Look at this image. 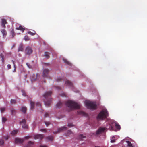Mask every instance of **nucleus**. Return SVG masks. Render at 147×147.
<instances>
[{
  "instance_id": "f257e3e1",
  "label": "nucleus",
  "mask_w": 147,
  "mask_h": 147,
  "mask_svg": "<svg viewBox=\"0 0 147 147\" xmlns=\"http://www.w3.org/2000/svg\"><path fill=\"white\" fill-rule=\"evenodd\" d=\"M52 92L51 91H49L46 92L43 95V97L46 99L44 100V103L45 106L48 107L51 104L52 99L51 98Z\"/></svg>"
},
{
  "instance_id": "f03ea898",
  "label": "nucleus",
  "mask_w": 147,
  "mask_h": 147,
  "mask_svg": "<svg viewBox=\"0 0 147 147\" xmlns=\"http://www.w3.org/2000/svg\"><path fill=\"white\" fill-rule=\"evenodd\" d=\"M66 106L69 108L70 109H79L81 107L80 104L75 102L72 101H68L65 103Z\"/></svg>"
},
{
  "instance_id": "7ed1b4c3",
  "label": "nucleus",
  "mask_w": 147,
  "mask_h": 147,
  "mask_svg": "<svg viewBox=\"0 0 147 147\" xmlns=\"http://www.w3.org/2000/svg\"><path fill=\"white\" fill-rule=\"evenodd\" d=\"M108 116V112L106 109H103L98 114L97 119L98 120H103Z\"/></svg>"
},
{
  "instance_id": "20e7f679",
  "label": "nucleus",
  "mask_w": 147,
  "mask_h": 147,
  "mask_svg": "<svg viewBox=\"0 0 147 147\" xmlns=\"http://www.w3.org/2000/svg\"><path fill=\"white\" fill-rule=\"evenodd\" d=\"M85 104L86 106L88 109L93 110L97 108V105L95 102L86 100L85 101Z\"/></svg>"
},
{
  "instance_id": "39448f33",
  "label": "nucleus",
  "mask_w": 147,
  "mask_h": 147,
  "mask_svg": "<svg viewBox=\"0 0 147 147\" xmlns=\"http://www.w3.org/2000/svg\"><path fill=\"white\" fill-rule=\"evenodd\" d=\"M26 119H24L20 122V124H22V127L25 129H27L28 128V126L26 124Z\"/></svg>"
},
{
  "instance_id": "423d86ee",
  "label": "nucleus",
  "mask_w": 147,
  "mask_h": 147,
  "mask_svg": "<svg viewBox=\"0 0 147 147\" xmlns=\"http://www.w3.org/2000/svg\"><path fill=\"white\" fill-rule=\"evenodd\" d=\"M106 129L105 127L99 128L96 132V135H98L103 133Z\"/></svg>"
},
{
  "instance_id": "0eeeda50",
  "label": "nucleus",
  "mask_w": 147,
  "mask_h": 147,
  "mask_svg": "<svg viewBox=\"0 0 147 147\" xmlns=\"http://www.w3.org/2000/svg\"><path fill=\"white\" fill-rule=\"evenodd\" d=\"M67 129V127L63 126L61 128H59L57 129V131H53V133L54 134H57L59 132L64 131Z\"/></svg>"
},
{
  "instance_id": "6e6552de",
  "label": "nucleus",
  "mask_w": 147,
  "mask_h": 147,
  "mask_svg": "<svg viewBox=\"0 0 147 147\" xmlns=\"http://www.w3.org/2000/svg\"><path fill=\"white\" fill-rule=\"evenodd\" d=\"M32 51H33L31 47L29 46H28L26 48L25 51L26 54L28 55H30L32 53Z\"/></svg>"
},
{
  "instance_id": "1a4fd4ad",
  "label": "nucleus",
  "mask_w": 147,
  "mask_h": 147,
  "mask_svg": "<svg viewBox=\"0 0 147 147\" xmlns=\"http://www.w3.org/2000/svg\"><path fill=\"white\" fill-rule=\"evenodd\" d=\"M24 141V140L22 139L19 138H16L15 139V142L16 144H21Z\"/></svg>"
},
{
  "instance_id": "9d476101",
  "label": "nucleus",
  "mask_w": 147,
  "mask_h": 147,
  "mask_svg": "<svg viewBox=\"0 0 147 147\" xmlns=\"http://www.w3.org/2000/svg\"><path fill=\"white\" fill-rule=\"evenodd\" d=\"M7 22L6 20L4 19H2L1 20V27L3 28H5L6 27L5 24H7Z\"/></svg>"
},
{
  "instance_id": "9b49d317",
  "label": "nucleus",
  "mask_w": 147,
  "mask_h": 147,
  "mask_svg": "<svg viewBox=\"0 0 147 147\" xmlns=\"http://www.w3.org/2000/svg\"><path fill=\"white\" fill-rule=\"evenodd\" d=\"M44 137V136L42 134H37L34 136V138L35 139H42Z\"/></svg>"
},
{
  "instance_id": "f8f14e48",
  "label": "nucleus",
  "mask_w": 147,
  "mask_h": 147,
  "mask_svg": "<svg viewBox=\"0 0 147 147\" xmlns=\"http://www.w3.org/2000/svg\"><path fill=\"white\" fill-rule=\"evenodd\" d=\"M49 72V71L47 69H45L43 70V76L45 77H47L48 75Z\"/></svg>"
},
{
  "instance_id": "ddd939ff",
  "label": "nucleus",
  "mask_w": 147,
  "mask_h": 147,
  "mask_svg": "<svg viewBox=\"0 0 147 147\" xmlns=\"http://www.w3.org/2000/svg\"><path fill=\"white\" fill-rule=\"evenodd\" d=\"M16 29L18 30H20L22 31V32H23L24 30H25V28L23 27L21 25H20L18 27H16Z\"/></svg>"
},
{
  "instance_id": "4468645a",
  "label": "nucleus",
  "mask_w": 147,
  "mask_h": 147,
  "mask_svg": "<svg viewBox=\"0 0 147 147\" xmlns=\"http://www.w3.org/2000/svg\"><path fill=\"white\" fill-rule=\"evenodd\" d=\"M65 84L67 86L72 87L73 84L72 82L69 80H66L65 83Z\"/></svg>"
},
{
  "instance_id": "2eb2a0df",
  "label": "nucleus",
  "mask_w": 147,
  "mask_h": 147,
  "mask_svg": "<svg viewBox=\"0 0 147 147\" xmlns=\"http://www.w3.org/2000/svg\"><path fill=\"white\" fill-rule=\"evenodd\" d=\"M1 32L3 35V37L5 38V37L7 34L6 31L4 29H3L1 30Z\"/></svg>"
},
{
  "instance_id": "dca6fc26",
  "label": "nucleus",
  "mask_w": 147,
  "mask_h": 147,
  "mask_svg": "<svg viewBox=\"0 0 147 147\" xmlns=\"http://www.w3.org/2000/svg\"><path fill=\"white\" fill-rule=\"evenodd\" d=\"M63 61L66 64L68 65H71V63L69 61H67V59H65L63 58Z\"/></svg>"
},
{
  "instance_id": "f3484780",
  "label": "nucleus",
  "mask_w": 147,
  "mask_h": 147,
  "mask_svg": "<svg viewBox=\"0 0 147 147\" xmlns=\"http://www.w3.org/2000/svg\"><path fill=\"white\" fill-rule=\"evenodd\" d=\"M33 145V143L31 141H29L26 147H32Z\"/></svg>"
},
{
  "instance_id": "a211bd4d",
  "label": "nucleus",
  "mask_w": 147,
  "mask_h": 147,
  "mask_svg": "<svg viewBox=\"0 0 147 147\" xmlns=\"http://www.w3.org/2000/svg\"><path fill=\"white\" fill-rule=\"evenodd\" d=\"M30 104L31 105V109L32 110L34 108L35 104L32 101H30Z\"/></svg>"
},
{
  "instance_id": "6ab92c4d",
  "label": "nucleus",
  "mask_w": 147,
  "mask_h": 147,
  "mask_svg": "<svg viewBox=\"0 0 147 147\" xmlns=\"http://www.w3.org/2000/svg\"><path fill=\"white\" fill-rule=\"evenodd\" d=\"M50 53L47 52H45L44 53V56L46 57L47 59H49L50 57L49 54Z\"/></svg>"
},
{
  "instance_id": "aec40b11",
  "label": "nucleus",
  "mask_w": 147,
  "mask_h": 147,
  "mask_svg": "<svg viewBox=\"0 0 147 147\" xmlns=\"http://www.w3.org/2000/svg\"><path fill=\"white\" fill-rule=\"evenodd\" d=\"M26 108L24 107H22L21 108V111L24 113H26Z\"/></svg>"
},
{
  "instance_id": "412c9836",
  "label": "nucleus",
  "mask_w": 147,
  "mask_h": 147,
  "mask_svg": "<svg viewBox=\"0 0 147 147\" xmlns=\"http://www.w3.org/2000/svg\"><path fill=\"white\" fill-rule=\"evenodd\" d=\"M62 105V103L61 102H59L56 105V107L57 108H59L61 107Z\"/></svg>"
},
{
  "instance_id": "4be33fe9",
  "label": "nucleus",
  "mask_w": 147,
  "mask_h": 147,
  "mask_svg": "<svg viewBox=\"0 0 147 147\" xmlns=\"http://www.w3.org/2000/svg\"><path fill=\"white\" fill-rule=\"evenodd\" d=\"M23 50V46L22 44H20L19 47L18 51H22Z\"/></svg>"
},
{
  "instance_id": "5701e85b",
  "label": "nucleus",
  "mask_w": 147,
  "mask_h": 147,
  "mask_svg": "<svg viewBox=\"0 0 147 147\" xmlns=\"http://www.w3.org/2000/svg\"><path fill=\"white\" fill-rule=\"evenodd\" d=\"M30 78L32 80H35L37 78V77L34 74H32L30 76Z\"/></svg>"
},
{
  "instance_id": "b1692460",
  "label": "nucleus",
  "mask_w": 147,
  "mask_h": 147,
  "mask_svg": "<svg viewBox=\"0 0 147 147\" xmlns=\"http://www.w3.org/2000/svg\"><path fill=\"white\" fill-rule=\"evenodd\" d=\"M10 35H11L12 36V38L14 37L15 35V34L14 32L13 29H12V30L10 32Z\"/></svg>"
},
{
  "instance_id": "393cba45",
  "label": "nucleus",
  "mask_w": 147,
  "mask_h": 147,
  "mask_svg": "<svg viewBox=\"0 0 147 147\" xmlns=\"http://www.w3.org/2000/svg\"><path fill=\"white\" fill-rule=\"evenodd\" d=\"M126 142L127 144V145L129 147H133L132 144L130 141H127Z\"/></svg>"
},
{
  "instance_id": "a878e982",
  "label": "nucleus",
  "mask_w": 147,
  "mask_h": 147,
  "mask_svg": "<svg viewBox=\"0 0 147 147\" xmlns=\"http://www.w3.org/2000/svg\"><path fill=\"white\" fill-rule=\"evenodd\" d=\"M11 114L12 115L15 114L16 112V111L13 108L11 109Z\"/></svg>"
},
{
  "instance_id": "bb28decb",
  "label": "nucleus",
  "mask_w": 147,
  "mask_h": 147,
  "mask_svg": "<svg viewBox=\"0 0 147 147\" xmlns=\"http://www.w3.org/2000/svg\"><path fill=\"white\" fill-rule=\"evenodd\" d=\"M53 137L51 136H50L48 137H47L46 138V139H47L49 140L52 141L53 140Z\"/></svg>"
},
{
  "instance_id": "cd10ccee",
  "label": "nucleus",
  "mask_w": 147,
  "mask_h": 147,
  "mask_svg": "<svg viewBox=\"0 0 147 147\" xmlns=\"http://www.w3.org/2000/svg\"><path fill=\"white\" fill-rule=\"evenodd\" d=\"M72 133V132L70 130H68L67 133H65V135L66 136H69Z\"/></svg>"
},
{
  "instance_id": "c85d7f7f",
  "label": "nucleus",
  "mask_w": 147,
  "mask_h": 147,
  "mask_svg": "<svg viewBox=\"0 0 147 147\" xmlns=\"http://www.w3.org/2000/svg\"><path fill=\"white\" fill-rule=\"evenodd\" d=\"M115 127L117 129L119 130L120 129V125L117 123H115Z\"/></svg>"
},
{
  "instance_id": "c756f323",
  "label": "nucleus",
  "mask_w": 147,
  "mask_h": 147,
  "mask_svg": "<svg viewBox=\"0 0 147 147\" xmlns=\"http://www.w3.org/2000/svg\"><path fill=\"white\" fill-rule=\"evenodd\" d=\"M18 132V130H13L12 131V134L13 135H15Z\"/></svg>"
},
{
  "instance_id": "7c9ffc66",
  "label": "nucleus",
  "mask_w": 147,
  "mask_h": 147,
  "mask_svg": "<svg viewBox=\"0 0 147 147\" xmlns=\"http://www.w3.org/2000/svg\"><path fill=\"white\" fill-rule=\"evenodd\" d=\"M24 39L26 41H29L30 40L29 37L27 36H24Z\"/></svg>"
},
{
  "instance_id": "2f4dec72",
  "label": "nucleus",
  "mask_w": 147,
  "mask_h": 147,
  "mask_svg": "<svg viewBox=\"0 0 147 147\" xmlns=\"http://www.w3.org/2000/svg\"><path fill=\"white\" fill-rule=\"evenodd\" d=\"M28 34L32 36H33L36 34V32L33 33L31 32L30 31L28 32Z\"/></svg>"
},
{
  "instance_id": "473e14b6",
  "label": "nucleus",
  "mask_w": 147,
  "mask_h": 147,
  "mask_svg": "<svg viewBox=\"0 0 147 147\" xmlns=\"http://www.w3.org/2000/svg\"><path fill=\"white\" fill-rule=\"evenodd\" d=\"M11 103L12 104H15L16 103V100L13 99H11Z\"/></svg>"
},
{
  "instance_id": "72a5a7b5",
  "label": "nucleus",
  "mask_w": 147,
  "mask_h": 147,
  "mask_svg": "<svg viewBox=\"0 0 147 147\" xmlns=\"http://www.w3.org/2000/svg\"><path fill=\"white\" fill-rule=\"evenodd\" d=\"M4 144V140L3 139H0V145H3Z\"/></svg>"
},
{
  "instance_id": "f704fd0d",
  "label": "nucleus",
  "mask_w": 147,
  "mask_h": 147,
  "mask_svg": "<svg viewBox=\"0 0 147 147\" xmlns=\"http://www.w3.org/2000/svg\"><path fill=\"white\" fill-rule=\"evenodd\" d=\"M5 107L1 108H0L1 111V113H3L5 110Z\"/></svg>"
},
{
  "instance_id": "c9c22d12",
  "label": "nucleus",
  "mask_w": 147,
  "mask_h": 147,
  "mask_svg": "<svg viewBox=\"0 0 147 147\" xmlns=\"http://www.w3.org/2000/svg\"><path fill=\"white\" fill-rule=\"evenodd\" d=\"M85 137V136H84L82 134H80L79 136V138L80 139L84 138Z\"/></svg>"
},
{
  "instance_id": "e433bc0d",
  "label": "nucleus",
  "mask_w": 147,
  "mask_h": 147,
  "mask_svg": "<svg viewBox=\"0 0 147 147\" xmlns=\"http://www.w3.org/2000/svg\"><path fill=\"white\" fill-rule=\"evenodd\" d=\"M2 122L3 123H5L7 119L5 117H2Z\"/></svg>"
},
{
  "instance_id": "4c0bfd02",
  "label": "nucleus",
  "mask_w": 147,
  "mask_h": 147,
  "mask_svg": "<svg viewBox=\"0 0 147 147\" xmlns=\"http://www.w3.org/2000/svg\"><path fill=\"white\" fill-rule=\"evenodd\" d=\"M45 123L47 126H48L50 124V123L49 122H45Z\"/></svg>"
},
{
  "instance_id": "58836bf2",
  "label": "nucleus",
  "mask_w": 147,
  "mask_h": 147,
  "mask_svg": "<svg viewBox=\"0 0 147 147\" xmlns=\"http://www.w3.org/2000/svg\"><path fill=\"white\" fill-rule=\"evenodd\" d=\"M36 105L37 107H39L41 105L40 103V102H37L36 104Z\"/></svg>"
},
{
  "instance_id": "ea45409f",
  "label": "nucleus",
  "mask_w": 147,
  "mask_h": 147,
  "mask_svg": "<svg viewBox=\"0 0 147 147\" xmlns=\"http://www.w3.org/2000/svg\"><path fill=\"white\" fill-rule=\"evenodd\" d=\"M79 114H82L83 115H85L86 114V113L85 112L83 111H80Z\"/></svg>"
},
{
  "instance_id": "a19ab883",
  "label": "nucleus",
  "mask_w": 147,
  "mask_h": 147,
  "mask_svg": "<svg viewBox=\"0 0 147 147\" xmlns=\"http://www.w3.org/2000/svg\"><path fill=\"white\" fill-rule=\"evenodd\" d=\"M7 67L8 69H10L11 68V66L9 64H8L7 65Z\"/></svg>"
},
{
  "instance_id": "79ce46f5",
  "label": "nucleus",
  "mask_w": 147,
  "mask_h": 147,
  "mask_svg": "<svg viewBox=\"0 0 147 147\" xmlns=\"http://www.w3.org/2000/svg\"><path fill=\"white\" fill-rule=\"evenodd\" d=\"M68 126L69 127H71L73 126V124L72 123H69L68 124Z\"/></svg>"
},
{
  "instance_id": "37998d69",
  "label": "nucleus",
  "mask_w": 147,
  "mask_h": 147,
  "mask_svg": "<svg viewBox=\"0 0 147 147\" xmlns=\"http://www.w3.org/2000/svg\"><path fill=\"white\" fill-rule=\"evenodd\" d=\"M31 137L30 136H25V139H28L29 138H30Z\"/></svg>"
},
{
  "instance_id": "c03bdc74",
  "label": "nucleus",
  "mask_w": 147,
  "mask_h": 147,
  "mask_svg": "<svg viewBox=\"0 0 147 147\" xmlns=\"http://www.w3.org/2000/svg\"><path fill=\"white\" fill-rule=\"evenodd\" d=\"M40 131L44 132H46V129H42L40 130Z\"/></svg>"
},
{
  "instance_id": "a18cd8bd",
  "label": "nucleus",
  "mask_w": 147,
  "mask_h": 147,
  "mask_svg": "<svg viewBox=\"0 0 147 147\" xmlns=\"http://www.w3.org/2000/svg\"><path fill=\"white\" fill-rule=\"evenodd\" d=\"M26 64L29 68H31V66L28 63H27Z\"/></svg>"
},
{
  "instance_id": "49530a36",
  "label": "nucleus",
  "mask_w": 147,
  "mask_h": 147,
  "mask_svg": "<svg viewBox=\"0 0 147 147\" xmlns=\"http://www.w3.org/2000/svg\"><path fill=\"white\" fill-rule=\"evenodd\" d=\"M61 78H58L57 79V82H59V81H61Z\"/></svg>"
},
{
  "instance_id": "de8ad7c7",
  "label": "nucleus",
  "mask_w": 147,
  "mask_h": 147,
  "mask_svg": "<svg viewBox=\"0 0 147 147\" xmlns=\"http://www.w3.org/2000/svg\"><path fill=\"white\" fill-rule=\"evenodd\" d=\"M49 116V114L47 113H46L44 115L45 117H47Z\"/></svg>"
},
{
  "instance_id": "09e8293b",
  "label": "nucleus",
  "mask_w": 147,
  "mask_h": 147,
  "mask_svg": "<svg viewBox=\"0 0 147 147\" xmlns=\"http://www.w3.org/2000/svg\"><path fill=\"white\" fill-rule=\"evenodd\" d=\"M22 93H23L22 95L24 96H25L26 95V93L24 92L23 91H22Z\"/></svg>"
},
{
  "instance_id": "8fccbe9b",
  "label": "nucleus",
  "mask_w": 147,
  "mask_h": 147,
  "mask_svg": "<svg viewBox=\"0 0 147 147\" xmlns=\"http://www.w3.org/2000/svg\"><path fill=\"white\" fill-rule=\"evenodd\" d=\"M115 140H111V143H113L115 142Z\"/></svg>"
},
{
  "instance_id": "3c124183",
  "label": "nucleus",
  "mask_w": 147,
  "mask_h": 147,
  "mask_svg": "<svg viewBox=\"0 0 147 147\" xmlns=\"http://www.w3.org/2000/svg\"><path fill=\"white\" fill-rule=\"evenodd\" d=\"M40 147H47V146L46 145H41Z\"/></svg>"
},
{
  "instance_id": "603ef678",
  "label": "nucleus",
  "mask_w": 147,
  "mask_h": 147,
  "mask_svg": "<svg viewBox=\"0 0 147 147\" xmlns=\"http://www.w3.org/2000/svg\"><path fill=\"white\" fill-rule=\"evenodd\" d=\"M0 56L2 58H4V56L3 54H1V55H0Z\"/></svg>"
},
{
  "instance_id": "864d4df0",
  "label": "nucleus",
  "mask_w": 147,
  "mask_h": 147,
  "mask_svg": "<svg viewBox=\"0 0 147 147\" xmlns=\"http://www.w3.org/2000/svg\"><path fill=\"white\" fill-rule=\"evenodd\" d=\"M110 129H113V127L111 125H110Z\"/></svg>"
},
{
  "instance_id": "5fc2aeb1",
  "label": "nucleus",
  "mask_w": 147,
  "mask_h": 147,
  "mask_svg": "<svg viewBox=\"0 0 147 147\" xmlns=\"http://www.w3.org/2000/svg\"><path fill=\"white\" fill-rule=\"evenodd\" d=\"M57 89L58 90H61V88H60L59 87H57Z\"/></svg>"
},
{
  "instance_id": "6e6d98bb",
  "label": "nucleus",
  "mask_w": 147,
  "mask_h": 147,
  "mask_svg": "<svg viewBox=\"0 0 147 147\" xmlns=\"http://www.w3.org/2000/svg\"><path fill=\"white\" fill-rule=\"evenodd\" d=\"M12 62L13 65H15V62L14 61H13V60H12Z\"/></svg>"
},
{
  "instance_id": "4d7b16f0",
  "label": "nucleus",
  "mask_w": 147,
  "mask_h": 147,
  "mask_svg": "<svg viewBox=\"0 0 147 147\" xmlns=\"http://www.w3.org/2000/svg\"><path fill=\"white\" fill-rule=\"evenodd\" d=\"M8 136H6L5 138V139L6 140H7V139H8Z\"/></svg>"
},
{
  "instance_id": "13d9d810",
  "label": "nucleus",
  "mask_w": 147,
  "mask_h": 147,
  "mask_svg": "<svg viewBox=\"0 0 147 147\" xmlns=\"http://www.w3.org/2000/svg\"><path fill=\"white\" fill-rule=\"evenodd\" d=\"M15 45H13V46H12V48L11 49H12L13 47H14L15 46Z\"/></svg>"
},
{
  "instance_id": "bf43d9fd",
  "label": "nucleus",
  "mask_w": 147,
  "mask_h": 147,
  "mask_svg": "<svg viewBox=\"0 0 147 147\" xmlns=\"http://www.w3.org/2000/svg\"><path fill=\"white\" fill-rule=\"evenodd\" d=\"M2 61L3 63L4 62V58H2Z\"/></svg>"
},
{
  "instance_id": "052dcab7",
  "label": "nucleus",
  "mask_w": 147,
  "mask_h": 147,
  "mask_svg": "<svg viewBox=\"0 0 147 147\" xmlns=\"http://www.w3.org/2000/svg\"><path fill=\"white\" fill-rule=\"evenodd\" d=\"M16 71V69H14V70L13 71V72H15Z\"/></svg>"
},
{
  "instance_id": "680f3d73",
  "label": "nucleus",
  "mask_w": 147,
  "mask_h": 147,
  "mask_svg": "<svg viewBox=\"0 0 147 147\" xmlns=\"http://www.w3.org/2000/svg\"><path fill=\"white\" fill-rule=\"evenodd\" d=\"M13 66H14V69H15H15H16V66L15 65H14Z\"/></svg>"
},
{
  "instance_id": "e2e57ef3",
  "label": "nucleus",
  "mask_w": 147,
  "mask_h": 147,
  "mask_svg": "<svg viewBox=\"0 0 147 147\" xmlns=\"http://www.w3.org/2000/svg\"><path fill=\"white\" fill-rule=\"evenodd\" d=\"M115 138V137H114V136H113V137H112V138Z\"/></svg>"
}]
</instances>
